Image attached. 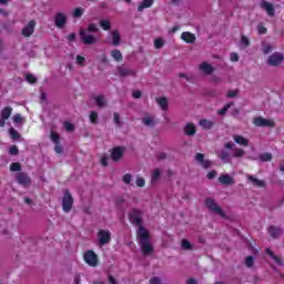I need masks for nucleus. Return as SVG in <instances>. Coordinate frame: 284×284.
<instances>
[{
	"mask_svg": "<svg viewBox=\"0 0 284 284\" xmlns=\"http://www.w3.org/2000/svg\"><path fill=\"white\" fill-rule=\"evenodd\" d=\"M129 221L138 227L136 240L144 256L154 254V246L150 242V232L143 226V211L133 207L129 212Z\"/></svg>",
	"mask_w": 284,
	"mask_h": 284,
	"instance_id": "1",
	"label": "nucleus"
},
{
	"mask_svg": "<svg viewBox=\"0 0 284 284\" xmlns=\"http://www.w3.org/2000/svg\"><path fill=\"white\" fill-rule=\"evenodd\" d=\"M234 145L236 144H234L233 142H229L224 145L226 150H233V152L232 155H230L227 151L223 150L219 155L221 161H224V163H232V156L234 159H243V156H245V151L243 149H234Z\"/></svg>",
	"mask_w": 284,
	"mask_h": 284,
	"instance_id": "2",
	"label": "nucleus"
},
{
	"mask_svg": "<svg viewBox=\"0 0 284 284\" xmlns=\"http://www.w3.org/2000/svg\"><path fill=\"white\" fill-rule=\"evenodd\" d=\"M205 207L209 209V212H212L213 214H217V216H221L222 219H227V214H225V211L219 204L216 203V200L213 197H206L204 200Z\"/></svg>",
	"mask_w": 284,
	"mask_h": 284,
	"instance_id": "3",
	"label": "nucleus"
},
{
	"mask_svg": "<svg viewBox=\"0 0 284 284\" xmlns=\"http://www.w3.org/2000/svg\"><path fill=\"white\" fill-rule=\"evenodd\" d=\"M79 34L80 41H82L84 45H94L95 43H99V39L92 34H88L85 29H80Z\"/></svg>",
	"mask_w": 284,
	"mask_h": 284,
	"instance_id": "4",
	"label": "nucleus"
},
{
	"mask_svg": "<svg viewBox=\"0 0 284 284\" xmlns=\"http://www.w3.org/2000/svg\"><path fill=\"white\" fill-rule=\"evenodd\" d=\"M284 61V55L282 52H274L271 54L267 59V65H271L272 68H277V65H281Z\"/></svg>",
	"mask_w": 284,
	"mask_h": 284,
	"instance_id": "5",
	"label": "nucleus"
},
{
	"mask_svg": "<svg viewBox=\"0 0 284 284\" xmlns=\"http://www.w3.org/2000/svg\"><path fill=\"white\" fill-rule=\"evenodd\" d=\"M83 258L87 265H90V267H97V265H99V256L97 253H94V251H87Z\"/></svg>",
	"mask_w": 284,
	"mask_h": 284,
	"instance_id": "6",
	"label": "nucleus"
},
{
	"mask_svg": "<svg viewBox=\"0 0 284 284\" xmlns=\"http://www.w3.org/2000/svg\"><path fill=\"white\" fill-rule=\"evenodd\" d=\"M72 205H74V199L70 191L64 192V196L62 199V210L63 212H70L72 210Z\"/></svg>",
	"mask_w": 284,
	"mask_h": 284,
	"instance_id": "7",
	"label": "nucleus"
},
{
	"mask_svg": "<svg viewBox=\"0 0 284 284\" xmlns=\"http://www.w3.org/2000/svg\"><path fill=\"white\" fill-rule=\"evenodd\" d=\"M110 241H112V233H110L109 230H100L98 232L99 245H101V246L108 245V243H110Z\"/></svg>",
	"mask_w": 284,
	"mask_h": 284,
	"instance_id": "8",
	"label": "nucleus"
},
{
	"mask_svg": "<svg viewBox=\"0 0 284 284\" xmlns=\"http://www.w3.org/2000/svg\"><path fill=\"white\" fill-rule=\"evenodd\" d=\"M16 181L23 187H30V185H32V179H30L28 173L24 172H18L16 175Z\"/></svg>",
	"mask_w": 284,
	"mask_h": 284,
	"instance_id": "9",
	"label": "nucleus"
},
{
	"mask_svg": "<svg viewBox=\"0 0 284 284\" xmlns=\"http://www.w3.org/2000/svg\"><path fill=\"white\" fill-rule=\"evenodd\" d=\"M253 123L256 128H274L275 125L273 120H268L263 116L254 118Z\"/></svg>",
	"mask_w": 284,
	"mask_h": 284,
	"instance_id": "10",
	"label": "nucleus"
},
{
	"mask_svg": "<svg viewBox=\"0 0 284 284\" xmlns=\"http://www.w3.org/2000/svg\"><path fill=\"white\" fill-rule=\"evenodd\" d=\"M125 149L123 146H115L111 150V159L114 163H119L123 159V152Z\"/></svg>",
	"mask_w": 284,
	"mask_h": 284,
	"instance_id": "11",
	"label": "nucleus"
},
{
	"mask_svg": "<svg viewBox=\"0 0 284 284\" xmlns=\"http://www.w3.org/2000/svg\"><path fill=\"white\" fill-rule=\"evenodd\" d=\"M37 27V21L31 20L21 31L22 37H32L34 34V28Z\"/></svg>",
	"mask_w": 284,
	"mask_h": 284,
	"instance_id": "12",
	"label": "nucleus"
},
{
	"mask_svg": "<svg viewBox=\"0 0 284 284\" xmlns=\"http://www.w3.org/2000/svg\"><path fill=\"white\" fill-rule=\"evenodd\" d=\"M195 161L200 163L204 170H210V168H212V161L205 160V155L203 153H196Z\"/></svg>",
	"mask_w": 284,
	"mask_h": 284,
	"instance_id": "13",
	"label": "nucleus"
},
{
	"mask_svg": "<svg viewBox=\"0 0 284 284\" xmlns=\"http://www.w3.org/2000/svg\"><path fill=\"white\" fill-rule=\"evenodd\" d=\"M267 232L273 239H281V236H283V227L281 226L271 225L268 226Z\"/></svg>",
	"mask_w": 284,
	"mask_h": 284,
	"instance_id": "14",
	"label": "nucleus"
},
{
	"mask_svg": "<svg viewBox=\"0 0 284 284\" xmlns=\"http://www.w3.org/2000/svg\"><path fill=\"white\" fill-rule=\"evenodd\" d=\"M116 70H118V74L121 79H125V77H135V74H136L132 69H128L123 65L118 67Z\"/></svg>",
	"mask_w": 284,
	"mask_h": 284,
	"instance_id": "15",
	"label": "nucleus"
},
{
	"mask_svg": "<svg viewBox=\"0 0 284 284\" xmlns=\"http://www.w3.org/2000/svg\"><path fill=\"white\" fill-rule=\"evenodd\" d=\"M54 23L57 28H64L65 23H68V18L62 12H58L54 17Z\"/></svg>",
	"mask_w": 284,
	"mask_h": 284,
	"instance_id": "16",
	"label": "nucleus"
},
{
	"mask_svg": "<svg viewBox=\"0 0 284 284\" xmlns=\"http://www.w3.org/2000/svg\"><path fill=\"white\" fill-rule=\"evenodd\" d=\"M261 9L265 10V12L268 14V17H274L276 14V11L274 10V4L270 3L267 1H263L261 3Z\"/></svg>",
	"mask_w": 284,
	"mask_h": 284,
	"instance_id": "17",
	"label": "nucleus"
},
{
	"mask_svg": "<svg viewBox=\"0 0 284 284\" xmlns=\"http://www.w3.org/2000/svg\"><path fill=\"white\" fill-rule=\"evenodd\" d=\"M181 40L185 43H196V34L185 31L181 34Z\"/></svg>",
	"mask_w": 284,
	"mask_h": 284,
	"instance_id": "18",
	"label": "nucleus"
},
{
	"mask_svg": "<svg viewBox=\"0 0 284 284\" xmlns=\"http://www.w3.org/2000/svg\"><path fill=\"white\" fill-rule=\"evenodd\" d=\"M219 181L222 185H234V178L230 174L220 175Z\"/></svg>",
	"mask_w": 284,
	"mask_h": 284,
	"instance_id": "19",
	"label": "nucleus"
},
{
	"mask_svg": "<svg viewBox=\"0 0 284 284\" xmlns=\"http://www.w3.org/2000/svg\"><path fill=\"white\" fill-rule=\"evenodd\" d=\"M183 131L186 136H194V134H196V126L192 123H186Z\"/></svg>",
	"mask_w": 284,
	"mask_h": 284,
	"instance_id": "20",
	"label": "nucleus"
},
{
	"mask_svg": "<svg viewBox=\"0 0 284 284\" xmlns=\"http://www.w3.org/2000/svg\"><path fill=\"white\" fill-rule=\"evenodd\" d=\"M247 180L255 185V187H265V181L258 180L253 175H247Z\"/></svg>",
	"mask_w": 284,
	"mask_h": 284,
	"instance_id": "21",
	"label": "nucleus"
},
{
	"mask_svg": "<svg viewBox=\"0 0 284 284\" xmlns=\"http://www.w3.org/2000/svg\"><path fill=\"white\" fill-rule=\"evenodd\" d=\"M142 123L146 128H155V125H156V121L152 116H144V118H142Z\"/></svg>",
	"mask_w": 284,
	"mask_h": 284,
	"instance_id": "22",
	"label": "nucleus"
},
{
	"mask_svg": "<svg viewBox=\"0 0 284 284\" xmlns=\"http://www.w3.org/2000/svg\"><path fill=\"white\" fill-rule=\"evenodd\" d=\"M233 139L239 145H244L245 148L250 145V140L245 139L243 135H234Z\"/></svg>",
	"mask_w": 284,
	"mask_h": 284,
	"instance_id": "23",
	"label": "nucleus"
},
{
	"mask_svg": "<svg viewBox=\"0 0 284 284\" xmlns=\"http://www.w3.org/2000/svg\"><path fill=\"white\" fill-rule=\"evenodd\" d=\"M200 70H202V72H204V74H212V72H214V67H212L210 63L207 62H203L200 65Z\"/></svg>",
	"mask_w": 284,
	"mask_h": 284,
	"instance_id": "24",
	"label": "nucleus"
},
{
	"mask_svg": "<svg viewBox=\"0 0 284 284\" xmlns=\"http://www.w3.org/2000/svg\"><path fill=\"white\" fill-rule=\"evenodd\" d=\"M94 101L98 108H105L108 105V102L105 101V95H97L94 97Z\"/></svg>",
	"mask_w": 284,
	"mask_h": 284,
	"instance_id": "25",
	"label": "nucleus"
},
{
	"mask_svg": "<svg viewBox=\"0 0 284 284\" xmlns=\"http://www.w3.org/2000/svg\"><path fill=\"white\" fill-rule=\"evenodd\" d=\"M153 3H154V0H143L138 7V12H143L145 8H152Z\"/></svg>",
	"mask_w": 284,
	"mask_h": 284,
	"instance_id": "26",
	"label": "nucleus"
},
{
	"mask_svg": "<svg viewBox=\"0 0 284 284\" xmlns=\"http://www.w3.org/2000/svg\"><path fill=\"white\" fill-rule=\"evenodd\" d=\"M200 125L203 128V130H212L214 128V122L207 119H202L200 121Z\"/></svg>",
	"mask_w": 284,
	"mask_h": 284,
	"instance_id": "27",
	"label": "nucleus"
},
{
	"mask_svg": "<svg viewBox=\"0 0 284 284\" xmlns=\"http://www.w3.org/2000/svg\"><path fill=\"white\" fill-rule=\"evenodd\" d=\"M155 101L158 105H160L161 110H164V111L168 110V105H169L168 98L165 97L156 98Z\"/></svg>",
	"mask_w": 284,
	"mask_h": 284,
	"instance_id": "28",
	"label": "nucleus"
},
{
	"mask_svg": "<svg viewBox=\"0 0 284 284\" xmlns=\"http://www.w3.org/2000/svg\"><path fill=\"white\" fill-rule=\"evenodd\" d=\"M112 45H121V34L119 30L112 31Z\"/></svg>",
	"mask_w": 284,
	"mask_h": 284,
	"instance_id": "29",
	"label": "nucleus"
},
{
	"mask_svg": "<svg viewBox=\"0 0 284 284\" xmlns=\"http://www.w3.org/2000/svg\"><path fill=\"white\" fill-rule=\"evenodd\" d=\"M9 136L12 139V141H19V139L21 138L19 131H17L14 128L9 129Z\"/></svg>",
	"mask_w": 284,
	"mask_h": 284,
	"instance_id": "30",
	"label": "nucleus"
},
{
	"mask_svg": "<svg viewBox=\"0 0 284 284\" xmlns=\"http://www.w3.org/2000/svg\"><path fill=\"white\" fill-rule=\"evenodd\" d=\"M232 105H234V102L226 103L221 110L217 111V114H220V116H225V114H227V110H230Z\"/></svg>",
	"mask_w": 284,
	"mask_h": 284,
	"instance_id": "31",
	"label": "nucleus"
},
{
	"mask_svg": "<svg viewBox=\"0 0 284 284\" xmlns=\"http://www.w3.org/2000/svg\"><path fill=\"white\" fill-rule=\"evenodd\" d=\"M89 119L93 125H97L99 123V113L97 111H91Z\"/></svg>",
	"mask_w": 284,
	"mask_h": 284,
	"instance_id": "32",
	"label": "nucleus"
},
{
	"mask_svg": "<svg viewBox=\"0 0 284 284\" xmlns=\"http://www.w3.org/2000/svg\"><path fill=\"white\" fill-rule=\"evenodd\" d=\"M240 45L241 48H243V50H245V48H250V38H247L246 36H241Z\"/></svg>",
	"mask_w": 284,
	"mask_h": 284,
	"instance_id": "33",
	"label": "nucleus"
},
{
	"mask_svg": "<svg viewBox=\"0 0 284 284\" xmlns=\"http://www.w3.org/2000/svg\"><path fill=\"white\" fill-rule=\"evenodd\" d=\"M11 115H12V108H10V106H6L1 111V119H7L8 120V118L11 116Z\"/></svg>",
	"mask_w": 284,
	"mask_h": 284,
	"instance_id": "34",
	"label": "nucleus"
},
{
	"mask_svg": "<svg viewBox=\"0 0 284 284\" xmlns=\"http://www.w3.org/2000/svg\"><path fill=\"white\" fill-rule=\"evenodd\" d=\"M85 32H89V34H97V32H99V27L94 23H90L85 29Z\"/></svg>",
	"mask_w": 284,
	"mask_h": 284,
	"instance_id": "35",
	"label": "nucleus"
},
{
	"mask_svg": "<svg viewBox=\"0 0 284 284\" xmlns=\"http://www.w3.org/2000/svg\"><path fill=\"white\" fill-rule=\"evenodd\" d=\"M111 57H113L114 60L118 62L123 61V54H121L120 50L115 49V50L111 51Z\"/></svg>",
	"mask_w": 284,
	"mask_h": 284,
	"instance_id": "36",
	"label": "nucleus"
},
{
	"mask_svg": "<svg viewBox=\"0 0 284 284\" xmlns=\"http://www.w3.org/2000/svg\"><path fill=\"white\" fill-rule=\"evenodd\" d=\"M83 12H84L83 8L74 9L72 13L73 19H81L83 17Z\"/></svg>",
	"mask_w": 284,
	"mask_h": 284,
	"instance_id": "37",
	"label": "nucleus"
},
{
	"mask_svg": "<svg viewBox=\"0 0 284 284\" xmlns=\"http://www.w3.org/2000/svg\"><path fill=\"white\" fill-rule=\"evenodd\" d=\"M258 159H260V161H262V163H265L267 161H272L273 155H272V153H262V154H260Z\"/></svg>",
	"mask_w": 284,
	"mask_h": 284,
	"instance_id": "38",
	"label": "nucleus"
},
{
	"mask_svg": "<svg viewBox=\"0 0 284 284\" xmlns=\"http://www.w3.org/2000/svg\"><path fill=\"white\" fill-rule=\"evenodd\" d=\"M165 45V40H163V38H158L154 40V48L156 50H161V48H163Z\"/></svg>",
	"mask_w": 284,
	"mask_h": 284,
	"instance_id": "39",
	"label": "nucleus"
},
{
	"mask_svg": "<svg viewBox=\"0 0 284 284\" xmlns=\"http://www.w3.org/2000/svg\"><path fill=\"white\" fill-rule=\"evenodd\" d=\"M182 250H194V246L192 245V243H190V241L187 240H182Z\"/></svg>",
	"mask_w": 284,
	"mask_h": 284,
	"instance_id": "40",
	"label": "nucleus"
},
{
	"mask_svg": "<svg viewBox=\"0 0 284 284\" xmlns=\"http://www.w3.org/2000/svg\"><path fill=\"white\" fill-rule=\"evenodd\" d=\"M10 171L11 172H21V163H19V162L11 163Z\"/></svg>",
	"mask_w": 284,
	"mask_h": 284,
	"instance_id": "41",
	"label": "nucleus"
},
{
	"mask_svg": "<svg viewBox=\"0 0 284 284\" xmlns=\"http://www.w3.org/2000/svg\"><path fill=\"white\" fill-rule=\"evenodd\" d=\"M245 265L246 267H254V256L253 255H248L245 260Z\"/></svg>",
	"mask_w": 284,
	"mask_h": 284,
	"instance_id": "42",
	"label": "nucleus"
},
{
	"mask_svg": "<svg viewBox=\"0 0 284 284\" xmlns=\"http://www.w3.org/2000/svg\"><path fill=\"white\" fill-rule=\"evenodd\" d=\"M100 26L103 30H111L112 26L108 20H100Z\"/></svg>",
	"mask_w": 284,
	"mask_h": 284,
	"instance_id": "43",
	"label": "nucleus"
},
{
	"mask_svg": "<svg viewBox=\"0 0 284 284\" xmlns=\"http://www.w3.org/2000/svg\"><path fill=\"white\" fill-rule=\"evenodd\" d=\"M161 176V170L155 169L153 171V175H152V183H155V181H159V178Z\"/></svg>",
	"mask_w": 284,
	"mask_h": 284,
	"instance_id": "44",
	"label": "nucleus"
},
{
	"mask_svg": "<svg viewBox=\"0 0 284 284\" xmlns=\"http://www.w3.org/2000/svg\"><path fill=\"white\" fill-rule=\"evenodd\" d=\"M113 121H114L115 125H119V128H121L123 125V123L121 122V115H119V113L113 114Z\"/></svg>",
	"mask_w": 284,
	"mask_h": 284,
	"instance_id": "45",
	"label": "nucleus"
},
{
	"mask_svg": "<svg viewBox=\"0 0 284 284\" xmlns=\"http://www.w3.org/2000/svg\"><path fill=\"white\" fill-rule=\"evenodd\" d=\"M26 81H28V83H37V77H34L32 73H28L26 75Z\"/></svg>",
	"mask_w": 284,
	"mask_h": 284,
	"instance_id": "46",
	"label": "nucleus"
},
{
	"mask_svg": "<svg viewBox=\"0 0 284 284\" xmlns=\"http://www.w3.org/2000/svg\"><path fill=\"white\" fill-rule=\"evenodd\" d=\"M51 141H52L53 143H55V144H59V143H61V138L59 136V134L52 132V133H51Z\"/></svg>",
	"mask_w": 284,
	"mask_h": 284,
	"instance_id": "47",
	"label": "nucleus"
},
{
	"mask_svg": "<svg viewBox=\"0 0 284 284\" xmlns=\"http://www.w3.org/2000/svg\"><path fill=\"white\" fill-rule=\"evenodd\" d=\"M257 32H258V34H267V28H265V26H263V23H260L257 26Z\"/></svg>",
	"mask_w": 284,
	"mask_h": 284,
	"instance_id": "48",
	"label": "nucleus"
},
{
	"mask_svg": "<svg viewBox=\"0 0 284 284\" xmlns=\"http://www.w3.org/2000/svg\"><path fill=\"white\" fill-rule=\"evenodd\" d=\"M9 154H11V156H17V154H19V148H17V145H12L9 150Z\"/></svg>",
	"mask_w": 284,
	"mask_h": 284,
	"instance_id": "49",
	"label": "nucleus"
},
{
	"mask_svg": "<svg viewBox=\"0 0 284 284\" xmlns=\"http://www.w3.org/2000/svg\"><path fill=\"white\" fill-rule=\"evenodd\" d=\"M64 129L67 130V132H74V124L70 122H64Z\"/></svg>",
	"mask_w": 284,
	"mask_h": 284,
	"instance_id": "50",
	"label": "nucleus"
},
{
	"mask_svg": "<svg viewBox=\"0 0 284 284\" xmlns=\"http://www.w3.org/2000/svg\"><path fill=\"white\" fill-rule=\"evenodd\" d=\"M138 187H145V179L143 178H136V181H135Z\"/></svg>",
	"mask_w": 284,
	"mask_h": 284,
	"instance_id": "51",
	"label": "nucleus"
},
{
	"mask_svg": "<svg viewBox=\"0 0 284 284\" xmlns=\"http://www.w3.org/2000/svg\"><path fill=\"white\" fill-rule=\"evenodd\" d=\"M123 182L126 183V185H130V184L132 183V174L126 173V174L123 176Z\"/></svg>",
	"mask_w": 284,
	"mask_h": 284,
	"instance_id": "52",
	"label": "nucleus"
},
{
	"mask_svg": "<svg viewBox=\"0 0 284 284\" xmlns=\"http://www.w3.org/2000/svg\"><path fill=\"white\" fill-rule=\"evenodd\" d=\"M13 123L19 124V123H23V118L21 116V114H16L13 115Z\"/></svg>",
	"mask_w": 284,
	"mask_h": 284,
	"instance_id": "53",
	"label": "nucleus"
},
{
	"mask_svg": "<svg viewBox=\"0 0 284 284\" xmlns=\"http://www.w3.org/2000/svg\"><path fill=\"white\" fill-rule=\"evenodd\" d=\"M54 152L57 154H63V146H61V143L55 144Z\"/></svg>",
	"mask_w": 284,
	"mask_h": 284,
	"instance_id": "54",
	"label": "nucleus"
},
{
	"mask_svg": "<svg viewBox=\"0 0 284 284\" xmlns=\"http://www.w3.org/2000/svg\"><path fill=\"white\" fill-rule=\"evenodd\" d=\"M123 203H125V199H123V197H118L115 201L116 207H122Z\"/></svg>",
	"mask_w": 284,
	"mask_h": 284,
	"instance_id": "55",
	"label": "nucleus"
},
{
	"mask_svg": "<svg viewBox=\"0 0 284 284\" xmlns=\"http://www.w3.org/2000/svg\"><path fill=\"white\" fill-rule=\"evenodd\" d=\"M272 260L276 263V265H283V260L278 256H273Z\"/></svg>",
	"mask_w": 284,
	"mask_h": 284,
	"instance_id": "56",
	"label": "nucleus"
},
{
	"mask_svg": "<svg viewBox=\"0 0 284 284\" xmlns=\"http://www.w3.org/2000/svg\"><path fill=\"white\" fill-rule=\"evenodd\" d=\"M216 176V171H210L206 175V179H209L210 181H212V179H214Z\"/></svg>",
	"mask_w": 284,
	"mask_h": 284,
	"instance_id": "57",
	"label": "nucleus"
},
{
	"mask_svg": "<svg viewBox=\"0 0 284 284\" xmlns=\"http://www.w3.org/2000/svg\"><path fill=\"white\" fill-rule=\"evenodd\" d=\"M132 97H133V99H141L142 93H141V91L136 90V91H133Z\"/></svg>",
	"mask_w": 284,
	"mask_h": 284,
	"instance_id": "58",
	"label": "nucleus"
},
{
	"mask_svg": "<svg viewBox=\"0 0 284 284\" xmlns=\"http://www.w3.org/2000/svg\"><path fill=\"white\" fill-rule=\"evenodd\" d=\"M237 94H239V92L231 90V91L227 92V98L229 99H234V97H236Z\"/></svg>",
	"mask_w": 284,
	"mask_h": 284,
	"instance_id": "59",
	"label": "nucleus"
},
{
	"mask_svg": "<svg viewBox=\"0 0 284 284\" xmlns=\"http://www.w3.org/2000/svg\"><path fill=\"white\" fill-rule=\"evenodd\" d=\"M101 165H103V168H108V156H102L101 159Z\"/></svg>",
	"mask_w": 284,
	"mask_h": 284,
	"instance_id": "60",
	"label": "nucleus"
},
{
	"mask_svg": "<svg viewBox=\"0 0 284 284\" xmlns=\"http://www.w3.org/2000/svg\"><path fill=\"white\" fill-rule=\"evenodd\" d=\"M74 284H81V275L80 274L74 275Z\"/></svg>",
	"mask_w": 284,
	"mask_h": 284,
	"instance_id": "61",
	"label": "nucleus"
},
{
	"mask_svg": "<svg viewBox=\"0 0 284 284\" xmlns=\"http://www.w3.org/2000/svg\"><path fill=\"white\" fill-rule=\"evenodd\" d=\"M231 61H239V54L237 53H231Z\"/></svg>",
	"mask_w": 284,
	"mask_h": 284,
	"instance_id": "62",
	"label": "nucleus"
},
{
	"mask_svg": "<svg viewBox=\"0 0 284 284\" xmlns=\"http://www.w3.org/2000/svg\"><path fill=\"white\" fill-rule=\"evenodd\" d=\"M186 284H199V282L194 277H191L186 281Z\"/></svg>",
	"mask_w": 284,
	"mask_h": 284,
	"instance_id": "63",
	"label": "nucleus"
},
{
	"mask_svg": "<svg viewBox=\"0 0 284 284\" xmlns=\"http://www.w3.org/2000/svg\"><path fill=\"white\" fill-rule=\"evenodd\" d=\"M108 280H109V283H111V284H116V278H114V276L109 275V276H108Z\"/></svg>",
	"mask_w": 284,
	"mask_h": 284,
	"instance_id": "64",
	"label": "nucleus"
}]
</instances>
